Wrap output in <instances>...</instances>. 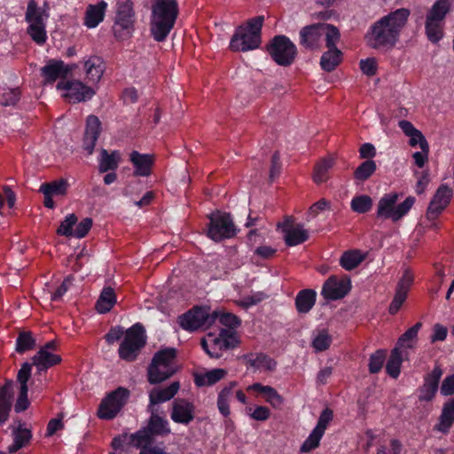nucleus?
Listing matches in <instances>:
<instances>
[{
    "label": "nucleus",
    "mask_w": 454,
    "mask_h": 454,
    "mask_svg": "<svg viewBox=\"0 0 454 454\" xmlns=\"http://www.w3.org/2000/svg\"><path fill=\"white\" fill-rule=\"evenodd\" d=\"M92 219L90 217L83 218L74 229V237L82 239L84 238L92 227Z\"/></svg>",
    "instance_id": "61"
},
{
    "label": "nucleus",
    "mask_w": 454,
    "mask_h": 454,
    "mask_svg": "<svg viewBox=\"0 0 454 454\" xmlns=\"http://www.w3.org/2000/svg\"><path fill=\"white\" fill-rule=\"evenodd\" d=\"M386 356L385 349H378L370 356L368 370L371 374H376L381 371Z\"/></svg>",
    "instance_id": "51"
},
{
    "label": "nucleus",
    "mask_w": 454,
    "mask_h": 454,
    "mask_svg": "<svg viewBox=\"0 0 454 454\" xmlns=\"http://www.w3.org/2000/svg\"><path fill=\"white\" fill-rule=\"evenodd\" d=\"M410 16L411 11L403 7L377 20L369 27L364 35L367 45L381 52L395 49Z\"/></svg>",
    "instance_id": "1"
},
{
    "label": "nucleus",
    "mask_w": 454,
    "mask_h": 454,
    "mask_svg": "<svg viewBox=\"0 0 454 454\" xmlns=\"http://www.w3.org/2000/svg\"><path fill=\"white\" fill-rule=\"evenodd\" d=\"M425 30L427 39L437 43L443 37V23L426 20Z\"/></svg>",
    "instance_id": "50"
},
{
    "label": "nucleus",
    "mask_w": 454,
    "mask_h": 454,
    "mask_svg": "<svg viewBox=\"0 0 454 454\" xmlns=\"http://www.w3.org/2000/svg\"><path fill=\"white\" fill-rule=\"evenodd\" d=\"M442 375V370L440 366L436 365L430 373L425 376L424 384L419 388L420 395L419 399L420 401L430 402L434 399L438 390Z\"/></svg>",
    "instance_id": "23"
},
{
    "label": "nucleus",
    "mask_w": 454,
    "mask_h": 454,
    "mask_svg": "<svg viewBox=\"0 0 454 454\" xmlns=\"http://www.w3.org/2000/svg\"><path fill=\"white\" fill-rule=\"evenodd\" d=\"M12 436L13 442L8 446L7 450L9 453H15L29 443L32 439V432L28 428L23 427L22 424H20L12 429Z\"/></svg>",
    "instance_id": "31"
},
{
    "label": "nucleus",
    "mask_w": 454,
    "mask_h": 454,
    "mask_svg": "<svg viewBox=\"0 0 454 454\" xmlns=\"http://www.w3.org/2000/svg\"><path fill=\"white\" fill-rule=\"evenodd\" d=\"M237 385V382L232 381L229 386L224 387L217 396V408L219 412L225 418H227L231 411L229 406V400L232 394L233 387Z\"/></svg>",
    "instance_id": "43"
},
{
    "label": "nucleus",
    "mask_w": 454,
    "mask_h": 454,
    "mask_svg": "<svg viewBox=\"0 0 454 454\" xmlns=\"http://www.w3.org/2000/svg\"><path fill=\"white\" fill-rule=\"evenodd\" d=\"M68 184L65 179H59L51 183H43L40 186L39 191L43 194L64 195L67 192Z\"/></svg>",
    "instance_id": "45"
},
{
    "label": "nucleus",
    "mask_w": 454,
    "mask_h": 454,
    "mask_svg": "<svg viewBox=\"0 0 454 454\" xmlns=\"http://www.w3.org/2000/svg\"><path fill=\"white\" fill-rule=\"evenodd\" d=\"M135 11L131 0L119 1L116 4V14L113 32L118 41L129 38L134 30Z\"/></svg>",
    "instance_id": "9"
},
{
    "label": "nucleus",
    "mask_w": 454,
    "mask_h": 454,
    "mask_svg": "<svg viewBox=\"0 0 454 454\" xmlns=\"http://www.w3.org/2000/svg\"><path fill=\"white\" fill-rule=\"evenodd\" d=\"M414 277L410 269L403 270V276L396 285V288L405 292H409L411 285L413 284Z\"/></svg>",
    "instance_id": "64"
},
{
    "label": "nucleus",
    "mask_w": 454,
    "mask_h": 454,
    "mask_svg": "<svg viewBox=\"0 0 454 454\" xmlns=\"http://www.w3.org/2000/svg\"><path fill=\"white\" fill-rule=\"evenodd\" d=\"M359 67L362 72L367 76H372L377 72V61L374 58L361 59Z\"/></svg>",
    "instance_id": "62"
},
{
    "label": "nucleus",
    "mask_w": 454,
    "mask_h": 454,
    "mask_svg": "<svg viewBox=\"0 0 454 454\" xmlns=\"http://www.w3.org/2000/svg\"><path fill=\"white\" fill-rule=\"evenodd\" d=\"M333 343V336L325 327H317L312 332L311 347L316 352L327 350Z\"/></svg>",
    "instance_id": "34"
},
{
    "label": "nucleus",
    "mask_w": 454,
    "mask_h": 454,
    "mask_svg": "<svg viewBox=\"0 0 454 454\" xmlns=\"http://www.w3.org/2000/svg\"><path fill=\"white\" fill-rule=\"evenodd\" d=\"M323 435V433L314 428L301 444L300 451L302 453H308L317 449L320 444Z\"/></svg>",
    "instance_id": "52"
},
{
    "label": "nucleus",
    "mask_w": 454,
    "mask_h": 454,
    "mask_svg": "<svg viewBox=\"0 0 454 454\" xmlns=\"http://www.w3.org/2000/svg\"><path fill=\"white\" fill-rule=\"evenodd\" d=\"M179 14L176 0H154L152 5L150 33L154 41H166Z\"/></svg>",
    "instance_id": "2"
},
{
    "label": "nucleus",
    "mask_w": 454,
    "mask_h": 454,
    "mask_svg": "<svg viewBox=\"0 0 454 454\" xmlns=\"http://www.w3.org/2000/svg\"><path fill=\"white\" fill-rule=\"evenodd\" d=\"M239 340L234 333L227 330H223L220 333L219 338L214 340V345L218 347L220 350L234 348L238 346Z\"/></svg>",
    "instance_id": "48"
},
{
    "label": "nucleus",
    "mask_w": 454,
    "mask_h": 454,
    "mask_svg": "<svg viewBox=\"0 0 454 454\" xmlns=\"http://www.w3.org/2000/svg\"><path fill=\"white\" fill-rule=\"evenodd\" d=\"M74 67V65H67L61 59H51L40 69V75L44 85L53 84L58 79L65 81Z\"/></svg>",
    "instance_id": "13"
},
{
    "label": "nucleus",
    "mask_w": 454,
    "mask_h": 454,
    "mask_svg": "<svg viewBox=\"0 0 454 454\" xmlns=\"http://www.w3.org/2000/svg\"><path fill=\"white\" fill-rule=\"evenodd\" d=\"M454 423V398L445 403L440 416L439 430L447 432Z\"/></svg>",
    "instance_id": "44"
},
{
    "label": "nucleus",
    "mask_w": 454,
    "mask_h": 454,
    "mask_svg": "<svg viewBox=\"0 0 454 454\" xmlns=\"http://www.w3.org/2000/svg\"><path fill=\"white\" fill-rule=\"evenodd\" d=\"M115 303L116 295L114 288L104 287L97 301L96 309L99 313L105 314L109 312Z\"/></svg>",
    "instance_id": "38"
},
{
    "label": "nucleus",
    "mask_w": 454,
    "mask_h": 454,
    "mask_svg": "<svg viewBox=\"0 0 454 454\" xmlns=\"http://www.w3.org/2000/svg\"><path fill=\"white\" fill-rule=\"evenodd\" d=\"M76 223L77 216L74 214L67 215L57 229V234L65 237H74V226Z\"/></svg>",
    "instance_id": "53"
},
{
    "label": "nucleus",
    "mask_w": 454,
    "mask_h": 454,
    "mask_svg": "<svg viewBox=\"0 0 454 454\" xmlns=\"http://www.w3.org/2000/svg\"><path fill=\"white\" fill-rule=\"evenodd\" d=\"M224 369H213L205 373L195 372L193 374L194 384L199 387L213 386L226 375Z\"/></svg>",
    "instance_id": "33"
},
{
    "label": "nucleus",
    "mask_w": 454,
    "mask_h": 454,
    "mask_svg": "<svg viewBox=\"0 0 454 454\" xmlns=\"http://www.w3.org/2000/svg\"><path fill=\"white\" fill-rule=\"evenodd\" d=\"M21 90L19 87L8 89L0 96V105L3 106H14L20 99Z\"/></svg>",
    "instance_id": "55"
},
{
    "label": "nucleus",
    "mask_w": 454,
    "mask_h": 454,
    "mask_svg": "<svg viewBox=\"0 0 454 454\" xmlns=\"http://www.w3.org/2000/svg\"><path fill=\"white\" fill-rule=\"evenodd\" d=\"M408 295V292L403 291L401 289L396 288L394 298L388 307V313L390 315H395L403 302L406 301Z\"/></svg>",
    "instance_id": "57"
},
{
    "label": "nucleus",
    "mask_w": 454,
    "mask_h": 454,
    "mask_svg": "<svg viewBox=\"0 0 454 454\" xmlns=\"http://www.w3.org/2000/svg\"><path fill=\"white\" fill-rule=\"evenodd\" d=\"M351 289V282L348 279H338L336 277H330L324 284L321 294L325 299L336 301L342 299Z\"/></svg>",
    "instance_id": "17"
},
{
    "label": "nucleus",
    "mask_w": 454,
    "mask_h": 454,
    "mask_svg": "<svg viewBox=\"0 0 454 454\" xmlns=\"http://www.w3.org/2000/svg\"><path fill=\"white\" fill-rule=\"evenodd\" d=\"M262 38L253 35L252 33L246 32L243 26L239 27L233 34L231 42L230 49L232 51H248L258 49L261 45Z\"/></svg>",
    "instance_id": "16"
},
{
    "label": "nucleus",
    "mask_w": 454,
    "mask_h": 454,
    "mask_svg": "<svg viewBox=\"0 0 454 454\" xmlns=\"http://www.w3.org/2000/svg\"><path fill=\"white\" fill-rule=\"evenodd\" d=\"M247 369L253 368L254 371L266 370L272 372L276 370L277 362L270 356L264 353H249L243 356Z\"/></svg>",
    "instance_id": "28"
},
{
    "label": "nucleus",
    "mask_w": 454,
    "mask_h": 454,
    "mask_svg": "<svg viewBox=\"0 0 454 454\" xmlns=\"http://www.w3.org/2000/svg\"><path fill=\"white\" fill-rule=\"evenodd\" d=\"M147 411L151 415L146 426L130 435L132 445L153 444L155 437H165L171 433L168 420L160 416L157 409Z\"/></svg>",
    "instance_id": "3"
},
{
    "label": "nucleus",
    "mask_w": 454,
    "mask_h": 454,
    "mask_svg": "<svg viewBox=\"0 0 454 454\" xmlns=\"http://www.w3.org/2000/svg\"><path fill=\"white\" fill-rule=\"evenodd\" d=\"M265 51L281 67L291 66L297 56L296 45L285 35L273 36L265 45Z\"/></svg>",
    "instance_id": "7"
},
{
    "label": "nucleus",
    "mask_w": 454,
    "mask_h": 454,
    "mask_svg": "<svg viewBox=\"0 0 454 454\" xmlns=\"http://www.w3.org/2000/svg\"><path fill=\"white\" fill-rule=\"evenodd\" d=\"M285 242L288 247L300 245L309 239V233L300 226L284 229Z\"/></svg>",
    "instance_id": "40"
},
{
    "label": "nucleus",
    "mask_w": 454,
    "mask_h": 454,
    "mask_svg": "<svg viewBox=\"0 0 454 454\" xmlns=\"http://www.w3.org/2000/svg\"><path fill=\"white\" fill-rule=\"evenodd\" d=\"M409 145L411 147L419 146L424 153H429V145L421 131L410 137Z\"/></svg>",
    "instance_id": "63"
},
{
    "label": "nucleus",
    "mask_w": 454,
    "mask_h": 454,
    "mask_svg": "<svg viewBox=\"0 0 454 454\" xmlns=\"http://www.w3.org/2000/svg\"><path fill=\"white\" fill-rule=\"evenodd\" d=\"M57 90H65L62 96L72 104L90 100L96 94L93 88L79 80L59 81L57 84Z\"/></svg>",
    "instance_id": "11"
},
{
    "label": "nucleus",
    "mask_w": 454,
    "mask_h": 454,
    "mask_svg": "<svg viewBox=\"0 0 454 454\" xmlns=\"http://www.w3.org/2000/svg\"><path fill=\"white\" fill-rule=\"evenodd\" d=\"M207 318V314L202 309L194 307L177 317L180 327L188 332H194L202 327Z\"/></svg>",
    "instance_id": "19"
},
{
    "label": "nucleus",
    "mask_w": 454,
    "mask_h": 454,
    "mask_svg": "<svg viewBox=\"0 0 454 454\" xmlns=\"http://www.w3.org/2000/svg\"><path fill=\"white\" fill-rule=\"evenodd\" d=\"M129 391L122 387L108 394L100 403L98 416L102 419H113L127 403Z\"/></svg>",
    "instance_id": "10"
},
{
    "label": "nucleus",
    "mask_w": 454,
    "mask_h": 454,
    "mask_svg": "<svg viewBox=\"0 0 454 454\" xmlns=\"http://www.w3.org/2000/svg\"><path fill=\"white\" fill-rule=\"evenodd\" d=\"M453 196V191L447 184H441L434 194L426 212L429 221H434L448 207Z\"/></svg>",
    "instance_id": "14"
},
{
    "label": "nucleus",
    "mask_w": 454,
    "mask_h": 454,
    "mask_svg": "<svg viewBox=\"0 0 454 454\" xmlns=\"http://www.w3.org/2000/svg\"><path fill=\"white\" fill-rule=\"evenodd\" d=\"M145 343L146 335L144 325L141 323L134 324L125 332L120 344L118 349L120 358L127 362L135 361Z\"/></svg>",
    "instance_id": "5"
},
{
    "label": "nucleus",
    "mask_w": 454,
    "mask_h": 454,
    "mask_svg": "<svg viewBox=\"0 0 454 454\" xmlns=\"http://www.w3.org/2000/svg\"><path fill=\"white\" fill-rule=\"evenodd\" d=\"M264 22V16H256L247 20V25L243 27L246 32L252 33L259 37L262 35V28Z\"/></svg>",
    "instance_id": "59"
},
{
    "label": "nucleus",
    "mask_w": 454,
    "mask_h": 454,
    "mask_svg": "<svg viewBox=\"0 0 454 454\" xmlns=\"http://www.w3.org/2000/svg\"><path fill=\"white\" fill-rule=\"evenodd\" d=\"M101 132V121L96 115L90 114L87 117L85 133L83 137V147L89 154L93 153L94 147Z\"/></svg>",
    "instance_id": "24"
},
{
    "label": "nucleus",
    "mask_w": 454,
    "mask_h": 454,
    "mask_svg": "<svg viewBox=\"0 0 454 454\" xmlns=\"http://www.w3.org/2000/svg\"><path fill=\"white\" fill-rule=\"evenodd\" d=\"M452 0H437L427 14L426 20L443 23L450 11Z\"/></svg>",
    "instance_id": "36"
},
{
    "label": "nucleus",
    "mask_w": 454,
    "mask_h": 454,
    "mask_svg": "<svg viewBox=\"0 0 454 454\" xmlns=\"http://www.w3.org/2000/svg\"><path fill=\"white\" fill-rule=\"evenodd\" d=\"M366 258V253L359 249L345 251L340 258V265L346 270H352L358 267Z\"/></svg>",
    "instance_id": "35"
},
{
    "label": "nucleus",
    "mask_w": 454,
    "mask_h": 454,
    "mask_svg": "<svg viewBox=\"0 0 454 454\" xmlns=\"http://www.w3.org/2000/svg\"><path fill=\"white\" fill-rule=\"evenodd\" d=\"M248 393H255L256 396H261L266 403L275 409H279L284 403V397L272 387L262 385L256 382L247 387Z\"/></svg>",
    "instance_id": "22"
},
{
    "label": "nucleus",
    "mask_w": 454,
    "mask_h": 454,
    "mask_svg": "<svg viewBox=\"0 0 454 454\" xmlns=\"http://www.w3.org/2000/svg\"><path fill=\"white\" fill-rule=\"evenodd\" d=\"M325 27H324V35H325L326 47L328 49L337 48L336 43L339 41L340 36L339 29L333 25L326 23H325Z\"/></svg>",
    "instance_id": "56"
},
{
    "label": "nucleus",
    "mask_w": 454,
    "mask_h": 454,
    "mask_svg": "<svg viewBox=\"0 0 454 454\" xmlns=\"http://www.w3.org/2000/svg\"><path fill=\"white\" fill-rule=\"evenodd\" d=\"M176 355V349L170 347L162 348L153 355L147 369V380L150 384L156 385L159 381V380H156V375L159 373L158 368L160 366L177 368L175 363Z\"/></svg>",
    "instance_id": "12"
},
{
    "label": "nucleus",
    "mask_w": 454,
    "mask_h": 454,
    "mask_svg": "<svg viewBox=\"0 0 454 454\" xmlns=\"http://www.w3.org/2000/svg\"><path fill=\"white\" fill-rule=\"evenodd\" d=\"M195 407L186 399H175L172 403L170 418L175 423L189 425L194 419Z\"/></svg>",
    "instance_id": "18"
},
{
    "label": "nucleus",
    "mask_w": 454,
    "mask_h": 454,
    "mask_svg": "<svg viewBox=\"0 0 454 454\" xmlns=\"http://www.w3.org/2000/svg\"><path fill=\"white\" fill-rule=\"evenodd\" d=\"M399 199L397 192L384 194L379 200L376 211V217L390 219L396 223L404 217L413 207L416 198L408 196L402 203L396 205Z\"/></svg>",
    "instance_id": "4"
},
{
    "label": "nucleus",
    "mask_w": 454,
    "mask_h": 454,
    "mask_svg": "<svg viewBox=\"0 0 454 454\" xmlns=\"http://www.w3.org/2000/svg\"><path fill=\"white\" fill-rule=\"evenodd\" d=\"M207 236L215 242L234 238L239 231L229 213L215 211L208 215Z\"/></svg>",
    "instance_id": "8"
},
{
    "label": "nucleus",
    "mask_w": 454,
    "mask_h": 454,
    "mask_svg": "<svg viewBox=\"0 0 454 454\" xmlns=\"http://www.w3.org/2000/svg\"><path fill=\"white\" fill-rule=\"evenodd\" d=\"M333 411L329 408L324 409L323 411L320 413L317 423L314 428L325 434L328 424L333 420Z\"/></svg>",
    "instance_id": "60"
},
{
    "label": "nucleus",
    "mask_w": 454,
    "mask_h": 454,
    "mask_svg": "<svg viewBox=\"0 0 454 454\" xmlns=\"http://www.w3.org/2000/svg\"><path fill=\"white\" fill-rule=\"evenodd\" d=\"M35 347V339L31 332H20L16 339L15 350L19 354H24L27 351L34 349Z\"/></svg>",
    "instance_id": "47"
},
{
    "label": "nucleus",
    "mask_w": 454,
    "mask_h": 454,
    "mask_svg": "<svg viewBox=\"0 0 454 454\" xmlns=\"http://www.w3.org/2000/svg\"><path fill=\"white\" fill-rule=\"evenodd\" d=\"M47 19L48 14L38 7L35 0H29L25 13V21L28 23L27 34L38 45H43L47 41Z\"/></svg>",
    "instance_id": "6"
},
{
    "label": "nucleus",
    "mask_w": 454,
    "mask_h": 454,
    "mask_svg": "<svg viewBox=\"0 0 454 454\" xmlns=\"http://www.w3.org/2000/svg\"><path fill=\"white\" fill-rule=\"evenodd\" d=\"M62 358L59 355L51 353L46 348H40L32 357L31 367L35 365L37 369L36 374L41 376L47 370L56 364H60Z\"/></svg>",
    "instance_id": "26"
},
{
    "label": "nucleus",
    "mask_w": 454,
    "mask_h": 454,
    "mask_svg": "<svg viewBox=\"0 0 454 454\" xmlns=\"http://www.w3.org/2000/svg\"><path fill=\"white\" fill-rule=\"evenodd\" d=\"M422 327V323L418 322L413 326L406 330L398 339L396 346L401 350L402 348H412L414 342L418 340L419 331Z\"/></svg>",
    "instance_id": "42"
},
{
    "label": "nucleus",
    "mask_w": 454,
    "mask_h": 454,
    "mask_svg": "<svg viewBox=\"0 0 454 454\" xmlns=\"http://www.w3.org/2000/svg\"><path fill=\"white\" fill-rule=\"evenodd\" d=\"M119 165V153L114 151L109 153L106 149H102L98 161V170L100 173L114 171Z\"/></svg>",
    "instance_id": "39"
},
{
    "label": "nucleus",
    "mask_w": 454,
    "mask_h": 454,
    "mask_svg": "<svg viewBox=\"0 0 454 454\" xmlns=\"http://www.w3.org/2000/svg\"><path fill=\"white\" fill-rule=\"evenodd\" d=\"M14 382L12 380H5L0 386V425L4 424L10 416L12 407Z\"/></svg>",
    "instance_id": "25"
},
{
    "label": "nucleus",
    "mask_w": 454,
    "mask_h": 454,
    "mask_svg": "<svg viewBox=\"0 0 454 454\" xmlns=\"http://www.w3.org/2000/svg\"><path fill=\"white\" fill-rule=\"evenodd\" d=\"M129 160L134 168V176L147 177L152 175L155 162L153 154L141 153L134 150L129 153Z\"/></svg>",
    "instance_id": "20"
},
{
    "label": "nucleus",
    "mask_w": 454,
    "mask_h": 454,
    "mask_svg": "<svg viewBox=\"0 0 454 454\" xmlns=\"http://www.w3.org/2000/svg\"><path fill=\"white\" fill-rule=\"evenodd\" d=\"M342 52L337 49H328L320 59L321 68L325 72L333 71L341 62Z\"/></svg>",
    "instance_id": "37"
},
{
    "label": "nucleus",
    "mask_w": 454,
    "mask_h": 454,
    "mask_svg": "<svg viewBox=\"0 0 454 454\" xmlns=\"http://www.w3.org/2000/svg\"><path fill=\"white\" fill-rule=\"evenodd\" d=\"M325 23H316L303 27L299 33L300 44L305 49L314 50L318 47L324 35Z\"/></svg>",
    "instance_id": "21"
},
{
    "label": "nucleus",
    "mask_w": 454,
    "mask_h": 454,
    "mask_svg": "<svg viewBox=\"0 0 454 454\" xmlns=\"http://www.w3.org/2000/svg\"><path fill=\"white\" fill-rule=\"evenodd\" d=\"M180 388L179 381H174L164 388H153L149 393L147 410L155 409V405L171 400Z\"/></svg>",
    "instance_id": "27"
},
{
    "label": "nucleus",
    "mask_w": 454,
    "mask_h": 454,
    "mask_svg": "<svg viewBox=\"0 0 454 454\" xmlns=\"http://www.w3.org/2000/svg\"><path fill=\"white\" fill-rule=\"evenodd\" d=\"M333 159L321 160L315 168L314 181L316 183H323L327 179V172L333 167Z\"/></svg>",
    "instance_id": "54"
},
{
    "label": "nucleus",
    "mask_w": 454,
    "mask_h": 454,
    "mask_svg": "<svg viewBox=\"0 0 454 454\" xmlns=\"http://www.w3.org/2000/svg\"><path fill=\"white\" fill-rule=\"evenodd\" d=\"M350 207L355 213L365 214L372 207V199L369 195H356L351 200Z\"/></svg>",
    "instance_id": "49"
},
{
    "label": "nucleus",
    "mask_w": 454,
    "mask_h": 454,
    "mask_svg": "<svg viewBox=\"0 0 454 454\" xmlns=\"http://www.w3.org/2000/svg\"><path fill=\"white\" fill-rule=\"evenodd\" d=\"M403 363L402 351L399 347H395L390 353V356L386 364L387 373L393 379H397L401 372V365Z\"/></svg>",
    "instance_id": "41"
},
{
    "label": "nucleus",
    "mask_w": 454,
    "mask_h": 454,
    "mask_svg": "<svg viewBox=\"0 0 454 454\" xmlns=\"http://www.w3.org/2000/svg\"><path fill=\"white\" fill-rule=\"evenodd\" d=\"M83 67L87 79L93 83L98 82L106 71L104 59L97 55L90 56L84 61Z\"/></svg>",
    "instance_id": "29"
},
{
    "label": "nucleus",
    "mask_w": 454,
    "mask_h": 454,
    "mask_svg": "<svg viewBox=\"0 0 454 454\" xmlns=\"http://www.w3.org/2000/svg\"><path fill=\"white\" fill-rule=\"evenodd\" d=\"M317 293L313 289H302L295 297V308L298 313H309L316 303Z\"/></svg>",
    "instance_id": "32"
},
{
    "label": "nucleus",
    "mask_w": 454,
    "mask_h": 454,
    "mask_svg": "<svg viewBox=\"0 0 454 454\" xmlns=\"http://www.w3.org/2000/svg\"><path fill=\"white\" fill-rule=\"evenodd\" d=\"M74 281V275L67 276L60 286L55 290V292L51 294V300L52 301H59L62 300L64 294L69 290L73 282Z\"/></svg>",
    "instance_id": "58"
},
{
    "label": "nucleus",
    "mask_w": 454,
    "mask_h": 454,
    "mask_svg": "<svg viewBox=\"0 0 454 454\" xmlns=\"http://www.w3.org/2000/svg\"><path fill=\"white\" fill-rule=\"evenodd\" d=\"M107 6V3L104 0L97 4H90L85 12L84 25L89 28L98 27L104 20Z\"/></svg>",
    "instance_id": "30"
},
{
    "label": "nucleus",
    "mask_w": 454,
    "mask_h": 454,
    "mask_svg": "<svg viewBox=\"0 0 454 454\" xmlns=\"http://www.w3.org/2000/svg\"><path fill=\"white\" fill-rule=\"evenodd\" d=\"M31 378V364L24 363L17 373V382L20 384L19 395L14 404V410L17 413L25 411L28 409L30 402L27 397L28 381Z\"/></svg>",
    "instance_id": "15"
},
{
    "label": "nucleus",
    "mask_w": 454,
    "mask_h": 454,
    "mask_svg": "<svg viewBox=\"0 0 454 454\" xmlns=\"http://www.w3.org/2000/svg\"><path fill=\"white\" fill-rule=\"evenodd\" d=\"M377 165L372 160H366L363 161L354 171V177L356 180L364 182L368 180L376 171Z\"/></svg>",
    "instance_id": "46"
}]
</instances>
